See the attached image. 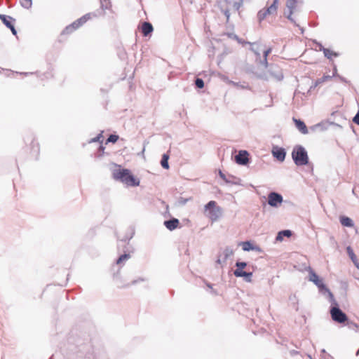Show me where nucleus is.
<instances>
[{"label": "nucleus", "mask_w": 359, "mask_h": 359, "mask_svg": "<svg viewBox=\"0 0 359 359\" xmlns=\"http://www.w3.org/2000/svg\"><path fill=\"white\" fill-rule=\"evenodd\" d=\"M116 180H120L127 186L137 187L140 184V180L135 178L128 169H120L113 173Z\"/></svg>", "instance_id": "nucleus-1"}, {"label": "nucleus", "mask_w": 359, "mask_h": 359, "mask_svg": "<svg viewBox=\"0 0 359 359\" xmlns=\"http://www.w3.org/2000/svg\"><path fill=\"white\" fill-rule=\"evenodd\" d=\"M292 158L297 166H304L309 163V156L306 149L302 145H296L292 151Z\"/></svg>", "instance_id": "nucleus-2"}, {"label": "nucleus", "mask_w": 359, "mask_h": 359, "mask_svg": "<svg viewBox=\"0 0 359 359\" xmlns=\"http://www.w3.org/2000/svg\"><path fill=\"white\" fill-rule=\"evenodd\" d=\"M309 280L313 282L318 287L319 292L321 294L326 296L329 301L334 302V295L332 292L311 269L309 270Z\"/></svg>", "instance_id": "nucleus-3"}, {"label": "nucleus", "mask_w": 359, "mask_h": 359, "mask_svg": "<svg viewBox=\"0 0 359 359\" xmlns=\"http://www.w3.org/2000/svg\"><path fill=\"white\" fill-rule=\"evenodd\" d=\"M205 212L212 222H216L222 215V208L215 201H210L205 205Z\"/></svg>", "instance_id": "nucleus-4"}, {"label": "nucleus", "mask_w": 359, "mask_h": 359, "mask_svg": "<svg viewBox=\"0 0 359 359\" xmlns=\"http://www.w3.org/2000/svg\"><path fill=\"white\" fill-rule=\"evenodd\" d=\"M332 304V306L330 308V315L332 319L338 323H344L348 321V317L346 314L339 309L337 302L334 298V302L330 301Z\"/></svg>", "instance_id": "nucleus-5"}, {"label": "nucleus", "mask_w": 359, "mask_h": 359, "mask_svg": "<svg viewBox=\"0 0 359 359\" xmlns=\"http://www.w3.org/2000/svg\"><path fill=\"white\" fill-rule=\"evenodd\" d=\"M302 0H287L286 8L287 10L284 12V15L291 21L294 25L298 26L294 18L292 17L293 12L296 10L299 4H302Z\"/></svg>", "instance_id": "nucleus-6"}, {"label": "nucleus", "mask_w": 359, "mask_h": 359, "mask_svg": "<svg viewBox=\"0 0 359 359\" xmlns=\"http://www.w3.org/2000/svg\"><path fill=\"white\" fill-rule=\"evenodd\" d=\"M278 0H273L272 4L266 8H262L257 13V20L259 22H262L268 15L276 13L278 9Z\"/></svg>", "instance_id": "nucleus-7"}, {"label": "nucleus", "mask_w": 359, "mask_h": 359, "mask_svg": "<svg viewBox=\"0 0 359 359\" xmlns=\"http://www.w3.org/2000/svg\"><path fill=\"white\" fill-rule=\"evenodd\" d=\"M283 198L281 194L277 192H270L268 195V204L273 208H277L282 203Z\"/></svg>", "instance_id": "nucleus-8"}, {"label": "nucleus", "mask_w": 359, "mask_h": 359, "mask_svg": "<svg viewBox=\"0 0 359 359\" xmlns=\"http://www.w3.org/2000/svg\"><path fill=\"white\" fill-rule=\"evenodd\" d=\"M271 153L273 156L278 161L283 162L285 159L286 151L284 148L278 146H273Z\"/></svg>", "instance_id": "nucleus-9"}, {"label": "nucleus", "mask_w": 359, "mask_h": 359, "mask_svg": "<svg viewBox=\"0 0 359 359\" xmlns=\"http://www.w3.org/2000/svg\"><path fill=\"white\" fill-rule=\"evenodd\" d=\"M247 43L250 45V50L254 53V54L256 56V62L260 64V60H262L261 51H263L262 45L257 42H247Z\"/></svg>", "instance_id": "nucleus-10"}, {"label": "nucleus", "mask_w": 359, "mask_h": 359, "mask_svg": "<svg viewBox=\"0 0 359 359\" xmlns=\"http://www.w3.org/2000/svg\"><path fill=\"white\" fill-rule=\"evenodd\" d=\"M248 153L247 151L241 150L238 154L235 156L236 162L242 165H245L248 163Z\"/></svg>", "instance_id": "nucleus-11"}, {"label": "nucleus", "mask_w": 359, "mask_h": 359, "mask_svg": "<svg viewBox=\"0 0 359 359\" xmlns=\"http://www.w3.org/2000/svg\"><path fill=\"white\" fill-rule=\"evenodd\" d=\"M219 175L226 184H240V179L233 175H228L226 176L222 170H219Z\"/></svg>", "instance_id": "nucleus-12"}, {"label": "nucleus", "mask_w": 359, "mask_h": 359, "mask_svg": "<svg viewBox=\"0 0 359 359\" xmlns=\"http://www.w3.org/2000/svg\"><path fill=\"white\" fill-rule=\"evenodd\" d=\"M269 72L271 75L274 77L276 79L280 81L283 78V73L281 72L280 68L275 65H270Z\"/></svg>", "instance_id": "nucleus-13"}, {"label": "nucleus", "mask_w": 359, "mask_h": 359, "mask_svg": "<svg viewBox=\"0 0 359 359\" xmlns=\"http://www.w3.org/2000/svg\"><path fill=\"white\" fill-rule=\"evenodd\" d=\"M293 121L295 123L296 128L304 135H306L309 133L307 127L304 122L300 119H297L293 118Z\"/></svg>", "instance_id": "nucleus-14"}, {"label": "nucleus", "mask_w": 359, "mask_h": 359, "mask_svg": "<svg viewBox=\"0 0 359 359\" xmlns=\"http://www.w3.org/2000/svg\"><path fill=\"white\" fill-rule=\"evenodd\" d=\"M91 15L92 13H87L83 15L81 18H79L78 20L72 22L73 25L76 27V29H78L84 23H86L88 20H90L91 18Z\"/></svg>", "instance_id": "nucleus-15"}, {"label": "nucleus", "mask_w": 359, "mask_h": 359, "mask_svg": "<svg viewBox=\"0 0 359 359\" xmlns=\"http://www.w3.org/2000/svg\"><path fill=\"white\" fill-rule=\"evenodd\" d=\"M154 30L152 25L149 22H144L141 26V31L143 36H147Z\"/></svg>", "instance_id": "nucleus-16"}, {"label": "nucleus", "mask_w": 359, "mask_h": 359, "mask_svg": "<svg viewBox=\"0 0 359 359\" xmlns=\"http://www.w3.org/2000/svg\"><path fill=\"white\" fill-rule=\"evenodd\" d=\"M179 224H180V222L176 218H172L170 219L165 220L164 222V225L170 231H172V230L175 229L178 226Z\"/></svg>", "instance_id": "nucleus-17"}, {"label": "nucleus", "mask_w": 359, "mask_h": 359, "mask_svg": "<svg viewBox=\"0 0 359 359\" xmlns=\"http://www.w3.org/2000/svg\"><path fill=\"white\" fill-rule=\"evenodd\" d=\"M233 274L236 277H243L245 281L251 282V278L252 276V272H246L245 271H234Z\"/></svg>", "instance_id": "nucleus-18"}, {"label": "nucleus", "mask_w": 359, "mask_h": 359, "mask_svg": "<svg viewBox=\"0 0 359 359\" xmlns=\"http://www.w3.org/2000/svg\"><path fill=\"white\" fill-rule=\"evenodd\" d=\"M0 19L8 29L13 25L15 21V19L12 17L3 14H0Z\"/></svg>", "instance_id": "nucleus-19"}, {"label": "nucleus", "mask_w": 359, "mask_h": 359, "mask_svg": "<svg viewBox=\"0 0 359 359\" xmlns=\"http://www.w3.org/2000/svg\"><path fill=\"white\" fill-rule=\"evenodd\" d=\"M340 223L342 226L346 227H353L354 226L353 221L348 217L341 216L339 217Z\"/></svg>", "instance_id": "nucleus-20"}, {"label": "nucleus", "mask_w": 359, "mask_h": 359, "mask_svg": "<svg viewBox=\"0 0 359 359\" xmlns=\"http://www.w3.org/2000/svg\"><path fill=\"white\" fill-rule=\"evenodd\" d=\"M271 48H269L263 50V60H260V65H263L265 68H267L269 66L268 62H267V57L269 53L271 52Z\"/></svg>", "instance_id": "nucleus-21"}, {"label": "nucleus", "mask_w": 359, "mask_h": 359, "mask_svg": "<svg viewBox=\"0 0 359 359\" xmlns=\"http://www.w3.org/2000/svg\"><path fill=\"white\" fill-rule=\"evenodd\" d=\"M292 236V231L290 230H283L278 233L276 236V241H282L284 237H290Z\"/></svg>", "instance_id": "nucleus-22"}, {"label": "nucleus", "mask_w": 359, "mask_h": 359, "mask_svg": "<svg viewBox=\"0 0 359 359\" xmlns=\"http://www.w3.org/2000/svg\"><path fill=\"white\" fill-rule=\"evenodd\" d=\"M231 83L234 86L240 89H246V90H251V87L249 86V84L245 81L242 82H234L231 81Z\"/></svg>", "instance_id": "nucleus-23"}, {"label": "nucleus", "mask_w": 359, "mask_h": 359, "mask_svg": "<svg viewBox=\"0 0 359 359\" xmlns=\"http://www.w3.org/2000/svg\"><path fill=\"white\" fill-rule=\"evenodd\" d=\"M289 301H290V304H292V306H293V308L296 311H298L299 310V307H298V298H297V297L296 296L295 294H292L290 295Z\"/></svg>", "instance_id": "nucleus-24"}, {"label": "nucleus", "mask_w": 359, "mask_h": 359, "mask_svg": "<svg viewBox=\"0 0 359 359\" xmlns=\"http://www.w3.org/2000/svg\"><path fill=\"white\" fill-rule=\"evenodd\" d=\"M168 159H169V155L168 154H164L162 156V158L161 161V165L165 169L169 168Z\"/></svg>", "instance_id": "nucleus-25"}, {"label": "nucleus", "mask_w": 359, "mask_h": 359, "mask_svg": "<svg viewBox=\"0 0 359 359\" xmlns=\"http://www.w3.org/2000/svg\"><path fill=\"white\" fill-rule=\"evenodd\" d=\"M323 53H324L325 57L329 60H331L332 56H334V57L339 56V53H337L336 52H333L328 48H325V50H323Z\"/></svg>", "instance_id": "nucleus-26"}, {"label": "nucleus", "mask_w": 359, "mask_h": 359, "mask_svg": "<svg viewBox=\"0 0 359 359\" xmlns=\"http://www.w3.org/2000/svg\"><path fill=\"white\" fill-rule=\"evenodd\" d=\"M77 29L76 27L73 25V23L67 26L65 29L62 31V34H69L73 32L74 30Z\"/></svg>", "instance_id": "nucleus-27"}, {"label": "nucleus", "mask_w": 359, "mask_h": 359, "mask_svg": "<svg viewBox=\"0 0 359 359\" xmlns=\"http://www.w3.org/2000/svg\"><path fill=\"white\" fill-rule=\"evenodd\" d=\"M233 251L232 249H231L230 248H226L223 252V255H224V262H226V260L229 257H231V255H233Z\"/></svg>", "instance_id": "nucleus-28"}, {"label": "nucleus", "mask_w": 359, "mask_h": 359, "mask_svg": "<svg viewBox=\"0 0 359 359\" xmlns=\"http://www.w3.org/2000/svg\"><path fill=\"white\" fill-rule=\"evenodd\" d=\"M346 251H347V253H348L349 257L353 261V262H355V261H357L356 256H355V253L353 252L352 248L350 246H348L346 248Z\"/></svg>", "instance_id": "nucleus-29"}, {"label": "nucleus", "mask_w": 359, "mask_h": 359, "mask_svg": "<svg viewBox=\"0 0 359 359\" xmlns=\"http://www.w3.org/2000/svg\"><path fill=\"white\" fill-rule=\"evenodd\" d=\"M20 5L26 9H29L32 6V0H21Z\"/></svg>", "instance_id": "nucleus-30"}, {"label": "nucleus", "mask_w": 359, "mask_h": 359, "mask_svg": "<svg viewBox=\"0 0 359 359\" xmlns=\"http://www.w3.org/2000/svg\"><path fill=\"white\" fill-rule=\"evenodd\" d=\"M130 257L129 254L125 253L122 255H121L118 259L116 260V264H120L123 263V262H126Z\"/></svg>", "instance_id": "nucleus-31"}, {"label": "nucleus", "mask_w": 359, "mask_h": 359, "mask_svg": "<svg viewBox=\"0 0 359 359\" xmlns=\"http://www.w3.org/2000/svg\"><path fill=\"white\" fill-rule=\"evenodd\" d=\"M243 250L244 251H250L254 250V247L250 241H245L243 243Z\"/></svg>", "instance_id": "nucleus-32"}, {"label": "nucleus", "mask_w": 359, "mask_h": 359, "mask_svg": "<svg viewBox=\"0 0 359 359\" xmlns=\"http://www.w3.org/2000/svg\"><path fill=\"white\" fill-rule=\"evenodd\" d=\"M247 266V263L245 262H236V269L235 271H243V269L245 268Z\"/></svg>", "instance_id": "nucleus-33"}, {"label": "nucleus", "mask_w": 359, "mask_h": 359, "mask_svg": "<svg viewBox=\"0 0 359 359\" xmlns=\"http://www.w3.org/2000/svg\"><path fill=\"white\" fill-rule=\"evenodd\" d=\"M332 78V76H331L330 75H324L323 76L318 79L317 80L318 83L322 84L324 82L331 80Z\"/></svg>", "instance_id": "nucleus-34"}, {"label": "nucleus", "mask_w": 359, "mask_h": 359, "mask_svg": "<svg viewBox=\"0 0 359 359\" xmlns=\"http://www.w3.org/2000/svg\"><path fill=\"white\" fill-rule=\"evenodd\" d=\"M195 85L198 88H203L204 87V81L201 78H196L195 80Z\"/></svg>", "instance_id": "nucleus-35"}, {"label": "nucleus", "mask_w": 359, "mask_h": 359, "mask_svg": "<svg viewBox=\"0 0 359 359\" xmlns=\"http://www.w3.org/2000/svg\"><path fill=\"white\" fill-rule=\"evenodd\" d=\"M101 4V8L102 9H107L110 6L109 0H100Z\"/></svg>", "instance_id": "nucleus-36"}, {"label": "nucleus", "mask_w": 359, "mask_h": 359, "mask_svg": "<svg viewBox=\"0 0 359 359\" xmlns=\"http://www.w3.org/2000/svg\"><path fill=\"white\" fill-rule=\"evenodd\" d=\"M118 139V136L116 135H110L109 137L107 138V142H112L115 143Z\"/></svg>", "instance_id": "nucleus-37"}, {"label": "nucleus", "mask_w": 359, "mask_h": 359, "mask_svg": "<svg viewBox=\"0 0 359 359\" xmlns=\"http://www.w3.org/2000/svg\"><path fill=\"white\" fill-rule=\"evenodd\" d=\"M134 235V232L133 231L130 236H126L123 238L120 241L124 243H128V241L133 238Z\"/></svg>", "instance_id": "nucleus-38"}, {"label": "nucleus", "mask_w": 359, "mask_h": 359, "mask_svg": "<svg viewBox=\"0 0 359 359\" xmlns=\"http://www.w3.org/2000/svg\"><path fill=\"white\" fill-rule=\"evenodd\" d=\"M347 322V325L350 327V328H353V329H355V328H358L359 326L353 323V322H351V321H346Z\"/></svg>", "instance_id": "nucleus-39"}, {"label": "nucleus", "mask_w": 359, "mask_h": 359, "mask_svg": "<svg viewBox=\"0 0 359 359\" xmlns=\"http://www.w3.org/2000/svg\"><path fill=\"white\" fill-rule=\"evenodd\" d=\"M100 139H102V135L101 133L97 135V137L91 139L90 142H100Z\"/></svg>", "instance_id": "nucleus-40"}, {"label": "nucleus", "mask_w": 359, "mask_h": 359, "mask_svg": "<svg viewBox=\"0 0 359 359\" xmlns=\"http://www.w3.org/2000/svg\"><path fill=\"white\" fill-rule=\"evenodd\" d=\"M206 285L211 290L210 292L213 294L217 295V292L215 290L212 289V285L208 283H206Z\"/></svg>", "instance_id": "nucleus-41"}, {"label": "nucleus", "mask_w": 359, "mask_h": 359, "mask_svg": "<svg viewBox=\"0 0 359 359\" xmlns=\"http://www.w3.org/2000/svg\"><path fill=\"white\" fill-rule=\"evenodd\" d=\"M320 85V83H318V80H316L311 86H310V88L308 91V93L311 92L313 89H314L315 88H316L318 86Z\"/></svg>", "instance_id": "nucleus-42"}, {"label": "nucleus", "mask_w": 359, "mask_h": 359, "mask_svg": "<svg viewBox=\"0 0 359 359\" xmlns=\"http://www.w3.org/2000/svg\"><path fill=\"white\" fill-rule=\"evenodd\" d=\"M353 122L359 126V110L353 119Z\"/></svg>", "instance_id": "nucleus-43"}, {"label": "nucleus", "mask_w": 359, "mask_h": 359, "mask_svg": "<svg viewBox=\"0 0 359 359\" xmlns=\"http://www.w3.org/2000/svg\"><path fill=\"white\" fill-rule=\"evenodd\" d=\"M9 29H11V31L13 35H17V31L14 27V25H13Z\"/></svg>", "instance_id": "nucleus-44"}, {"label": "nucleus", "mask_w": 359, "mask_h": 359, "mask_svg": "<svg viewBox=\"0 0 359 359\" xmlns=\"http://www.w3.org/2000/svg\"><path fill=\"white\" fill-rule=\"evenodd\" d=\"M339 75L337 74V67L334 65V69H333V74L331 76L332 77H335V76H338Z\"/></svg>", "instance_id": "nucleus-45"}, {"label": "nucleus", "mask_w": 359, "mask_h": 359, "mask_svg": "<svg viewBox=\"0 0 359 359\" xmlns=\"http://www.w3.org/2000/svg\"><path fill=\"white\" fill-rule=\"evenodd\" d=\"M317 46L318 47L320 50H322L323 52V50H325L326 48H324V46L320 43H316Z\"/></svg>", "instance_id": "nucleus-46"}, {"label": "nucleus", "mask_w": 359, "mask_h": 359, "mask_svg": "<svg viewBox=\"0 0 359 359\" xmlns=\"http://www.w3.org/2000/svg\"><path fill=\"white\" fill-rule=\"evenodd\" d=\"M337 77H338V78L340 79V81H341L342 82H344V83H347V82H348V81H347V80H346L345 78H344L343 76H339V75Z\"/></svg>", "instance_id": "nucleus-47"}, {"label": "nucleus", "mask_w": 359, "mask_h": 359, "mask_svg": "<svg viewBox=\"0 0 359 359\" xmlns=\"http://www.w3.org/2000/svg\"><path fill=\"white\" fill-rule=\"evenodd\" d=\"M104 150V147L102 145H100L99 149H98V151L100 152V153L101 152L103 153Z\"/></svg>", "instance_id": "nucleus-48"}, {"label": "nucleus", "mask_w": 359, "mask_h": 359, "mask_svg": "<svg viewBox=\"0 0 359 359\" xmlns=\"http://www.w3.org/2000/svg\"><path fill=\"white\" fill-rule=\"evenodd\" d=\"M257 77L259 79H267L266 76L265 75H262V74L257 75Z\"/></svg>", "instance_id": "nucleus-49"}, {"label": "nucleus", "mask_w": 359, "mask_h": 359, "mask_svg": "<svg viewBox=\"0 0 359 359\" xmlns=\"http://www.w3.org/2000/svg\"><path fill=\"white\" fill-rule=\"evenodd\" d=\"M225 15L226 16L227 19H229V11H226L225 13H224Z\"/></svg>", "instance_id": "nucleus-50"}, {"label": "nucleus", "mask_w": 359, "mask_h": 359, "mask_svg": "<svg viewBox=\"0 0 359 359\" xmlns=\"http://www.w3.org/2000/svg\"><path fill=\"white\" fill-rule=\"evenodd\" d=\"M353 263L355 264V266L359 269V263H358L357 261H355Z\"/></svg>", "instance_id": "nucleus-51"}, {"label": "nucleus", "mask_w": 359, "mask_h": 359, "mask_svg": "<svg viewBox=\"0 0 359 359\" xmlns=\"http://www.w3.org/2000/svg\"><path fill=\"white\" fill-rule=\"evenodd\" d=\"M323 126V124L321 123H318L315 126L316 128H318V127H321Z\"/></svg>", "instance_id": "nucleus-52"}, {"label": "nucleus", "mask_w": 359, "mask_h": 359, "mask_svg": "<svg viewBox=\"0 0 359 359\" xmlns=\"http://www.w3.org/2000/svg\"><path fill=\"white\" fill-rule=\"evenodd\" d=\"M355 355L356 356H358L359 355V348L358 349V351H356L355 353Z\"/></svg>", "instance_id": "nucleus-53"}, {"label": "nucleus", "mask_w": 359, "mask_h": 359, "mask_svg": "<svg viewBox=\"0 0 359 359\" xmlns=\"http://www.w3.org/2000/svg\"><path fill=\"white\" fill-rule=\"evenodd\" d=\"M217 263H218V264H220V263H221V260H220V259H219V258L217 260Z\"/></svg>", "instance_id": "nucleus-54"}, {"label": "nucleus", "mask_w": 359, "mask_h": 359, "mask_svg": "<svg viewBox=\"0 0 359 359\" xmlns=\"http://www.w3.org/2000/svg\"><path fill=\"white\" fill-rule=\"evenodd\" d=\"M236 8H237V9H238V8H239V6H240V4H238V5H237V4H236Z\"/></svg>", "instance_id": "nucleus-55"}, {"label": "nucleus", "mask_w": 359, "mask_h": 359, "mask_svg": "<svg viewBox=\"0 0 359 359\" xmlns=\"http://www.w3.org/2000/svg\"><path fill=\"white\" fill-rule=\"evenodd\" d=\"M137 282V280H133V281L132 282V284H135Z\"/></svg>", "instance_id": "nucleus-56"}, {"label": "nucleus", "mask_w": 359, "mask_h": 359, "mask_svg": "<svg viewBox=\"0 0 359 359\" xmlns=\"http://www.w3.org/2000/svg\"><path fill=\"white\" fill-rule=\"evenodd\" d=\"M22 74H25V75H27V74H29V73L25 72V73H22Z\"/></svg>", "instance_id": "nucleus-57"}, {"label": "nucleus", "mask_w": 359, "mask_h": 359, "mask_svg": "<svg viewBox=\"0 0 359 359\" xmlns=\"http://www.w3.org/2000/svg\"><path fill=\"white\" fill-rule=\"evenodd\" d=\"M352 192H353V194H355V191H354V189H353Z\"/></svg>", "instance_id": "nucleus-58"}]
</instances>
